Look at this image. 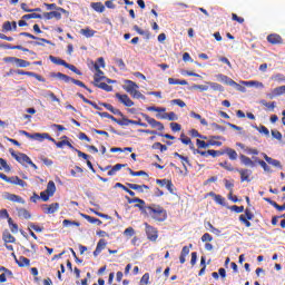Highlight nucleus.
Here are the masks:
<instances>
[{
    "instance_id": "26",
    "label": "nucleus",
    "mask_w": 285,
    "mask_h": 285,
    "mask_svg": "<svg viewBox=\"0 0 285 285\" xmlns=\"http://www.w3.org/2000/svg\"><path fill=\"white\" fill-rule=\"evenodd\" d=\"M2 239L4 244H14L17 242V238L8 229L2 233Z\"/></svg>"
},
{
    "instance_id": "22",
    "label": "nucleus",
    "mask_w": 285,
    "mask_h": 285,
    "mask_svg": "<svg viewBox=\"0 0 285 285\" xmlns=\"http://www.w3.org/2000/svg\"><path fill=\"white\" fill-rule=\"evenodd\" d=\"M100 106L106 108V110H109V112H112V115H118L119 117H124V112L121 110L116 109L112 105L108 102H99Z\"/></svg>"
},
{
    "instance_id": "48",
    "label": "nucleus",
    "mask_w": 285,
    "mask_h": 285,
    "mask_svg": "<svg viewBox=\"0 0 285 285\" xmlns=\"http://www.w3.org/2000/svg\"><path fill=\"white\" fill-rule=\"evenodd\" d=\"M56 146H57V148H63V146H68V148H70V150L76 149L75 146H72L71 142L68 140L58 141V142H56Z\"/></svg>"
},
{
    "instance_id": "54",
    "label": "nucleus",
    "mask_w": 285,
    "mask_h": 285,
    "mask_svg": "<svg viewBox=\"0 0 285 285\" xmlns=\"http://www.w3.org/2000/svg\"><path fill=\"white\" fill-rule=\"evenodd\" d=\"M22 19H26V20H28V19H42V16L40 13H36L33 11V13H28V14L22 16Z\"/></svg>"
},
{
    "instance_id": "43",
    "label": "nucleus",
    "mask_w": 285,
    "mask_h": 285,
    "mask_svg": "<svg viewBox=\"0 0 285 285\" xmlns=\"http://www.w3.org/2000/svg\"><path fill=\"white\" fill-rule=\"evenodd\" d=\"M127 170L131 177H148V173L144 170L135 171L131 168H127Z\"/></svg>"
},
{
    "instance_id": "52",
    "label": "nucleus",
    "mask_w": 285,
    "mask_h": 285,
    "mask_svg": "<svg viewBox=\"0 0 285 285\" xmlns=\"http://www.w3.org/2000/svg\"><path fill=\"white\" fill-rule=\"evenodd\" d=\"M171 106H178L179 108H186V102L181 99L170 100Z\"/></svg>"
},
{
    "instance_id": "13",
    "label": "nucleus",
    "mask_w": 285,
    "mask_h": 285,
    "mask_svg": "<svg viewBox=\"0 0 285 285\" xmlns=\"http://www.w3.org/2000/svg\"><path fill=\"white\" fill-rule=\"evenodd\" d=\"M156 184H158V186H161V188H164V186L167 188V190L170 193V195L175 194V185L173 184V180L170 179H156Z\"/></svg>"
},
{
    "instance_id": "32",
    "label": "nucleus",
    "mask_w": 285,
    "mask_h": 285,
    "mask_svg": "<svg viewBox=\"0 0 285 285\" xmlns=\"http://www.w3.org/2000/svg\"><path fill=\"white\" fill-rule=\"evenodd\" d=\"M17 213L20 219H31L32 217V214H30L26 208H17Z\"/></svg>"
},
{
    "instance_id": "20",
    "label": "nucleus",
    "mask_w": 285,
    "mask_h": 285,
    "mask_svg": "<svg viewBox=\"0 0 285 285\" xmlns=\"http://www.w3.org/2000/svg\"><path fill=\"white\" fill-rule=\"evenodd\" d=\"M158 119H168V121H177L179 117L174 111L156 115Z\"/></svg>"
},
{
    "instance_id": "55",
    "label": "nucleus",
    "mask_w": 285,
    "mask_h": 285,
    "mask_svg": "<svg viewBox=\"0 0 285 285\" xmlns=\"http://www.w3.org/2000/svg\"><path fill=\"white\" fill-rule=\"evenodd\" d=\"M65 68H68V70H71V72H75V75H79V76L83 75V73L81 72V70H79V69H77V68L75 67V65H70V63L67 62V65L65 66Z\"/></svg>"
},
{
    "instance_id": "51",
    "label": "nucleus",
    "mask_w": 285,
    "mask_h": 285,
    "mask_svg": "<svg viewBox=\"0 0 285 285\" xmlns=\"http://www.w3.org/2000/svg\"><path fill=\"white\" fill-rule=\"evenodd\" d=\"M16 66L17 68H28V66H30V61L18 58Z\"/></svg>"
},
{
    "instance_id": "46",
    "label": "nucleus",
    "mask_w": 285,
    "mask_h": 285,
    "mask_svg": "<svg viewBox=\"0 0 285 285\" xmlns=\"http://www.w3.org/2000/svg\"><path fill=\"white\" fill-rule=\"evenodd\" d=\"M272 95L273 97H282V95H285V86L274 88Z\"/></svg>"
},
{
    "instance_id": "49",
    "label": "nucleus",
    "mask_w": 285,
    "mask_h": 285,
    "mask_svg": "<svg viewBox=\"0 0 285 285\" xmlns=\"http://www.w3.org/2000/svg\"><path fill=\"white\" fill-rule=\"evenodd\" d=\"M258 166H261V168H263L264 173H273V169H271V166H268V164H266V161L264 160H256Z\"/></svg>"
},
{
    "instance_id": "63",
    "label": "nucleus",
    "mask_w": 285,
    "mask_h": 285,
    "mask_svg": "<svg viewBox=\"0 0 285 285\" xmlns=\"http://www.w3.org/2000/svg\"><path fill=\"white\" fill-rule=\"evenodd\" d=\"M229 210H233L234 213H244V206L234 205L229 207Z\"/></svg>"
},
{
    "instance_id": "19",
    "label": "nucleus",
    "mask_w": 285,
    "mask_h": 285,
    "mask_svg": "<svg viewBox=\"0 0 285 285\" xmlns=\"http://www.w3.org/2000/svg\"><path fill=\"white\" fill-rule=\"evenodd\" d=\"M216 79L218 81H222L223 83H226L227 86H239L237 82H235V80H233L232 78H229L224 73L216 75Z\"/></svg>"
},
{
    "instance_id": "60",
    "label": "nucleus",
    "mask_w": 285,
    "mask_h": 285,
    "mask_svg": "<svg viewBox=\"0 0 285 285\" xmlns=\"http://www.w3.org/2000/svg\"><path fill=\"white\" fill-rule=\"evenodd\" d=\"M46 97H50L51 101H55L57 104H60L61 100L57 97V95H55V92L52 91H48Z\"/></svg>"
},
{
    "instance_id": "14",
    "label": "nucleus",
    "mask_w": 285,
    "mask_h": 285,
    "mask_svg": "<svg viewBox=\"0 0 285 285\" xmlns=\"http://www.w3.org/2000/svg\"><path fill=\"white\" fill-rule=\"evenodd\" d=\"M3 197L8 202H12L13 204H26V199L17 194L4 193Z\"/></svg>"
},
{
    "instance_id": "9",
    "label": "nucleus",
    "mask_w": 285,
    "mask_h": 285,
    "mask_svg": "<svg viewBox=\"0 0 285 285\" xmlns=\"http://www.w3.org/2000/svg\"><path fill=\"white\" fill-rule=\"evenodd\" d=\"M126 166H128V164H116L115 166L108 165L104 167L102 173H106V170H109L107 175L109 177H114V175H117V173H119V170H121L122 168H126Z\"/></svg>"
},
{
    "instance_id": "2",
    "label": "nucleus",
    "mask_w": 285,
    "mask_h": 285,
    "mask_svg": "<svg viewBox=\"0 0 285 285\" xmlns=\"http://www.w3.org/2000/svg\"><path fill=\"white\" fill-rule=\"evenodd\" d=\"M122 88L132 97V99H146V96L139 91V85L132 80H125V86H122Z\"/></svg>"
},
{
    "instance_id": "58",
    "label": "nucleus",
    "mask_w": 285,
    "mask_h": 285,
    "mask_svg": "<svg viewBox=\"0 0 285 285\" xmlns=\"http://www.w3.org/2000/svg\"><path fill=\"white\" fill-rule=\"evenodd\" d=\"M11 30H12V22L6 21L2 24V32H11Z\"/></svg>"
},
{
    "instance_id": "42",
    "label": "nucleus",
    "mask_w": 285,
    "mask_h": 285,
    "mask_svg": "<svg viewBox=\"0 0 285 285\" xmlns=\"http://www.w3.org/2000/svg\"><path fill=\"white\" fill-rule=\"evenodd\" d=\"M9 228L13 235H17L19 233V225L12 220V218L8 219Z\"/></svg>"
},
{
    "instance_id": "21",
    "label": "nucleus",
    "mask_w": 285,
    "mask_h": 285,
    "mask_svg": "<svg viewBox=\"0 0 285 285\" xmlns=\"http://www.w3.org/2000/svg\"><path fill=\"white\" fill-rule=\"evenodd\" d=\"M240 175V181H250V176L253 175V170L250 169H236Z\"/></svg>"
},
{
    "instance_id": "4",
    "label": "nucleus",
    "mask_w": 285,
    "mask_h": 285,
    "mask_svg": "<svg viewBox=\"0 0 285 285\" xmlns=\"http://www.w3.org/2000/svg\"><path fill=\"white\" fill-rule=\"evenodd\" d=\"M126 199H127L128 204H136L135 208H139V210L142 215L146 214L147 208H148V205L146 204V200H144L141 198H137V197L130 198L128 196H126Z\"/></svg>"
},
{
    "instance_id": "41",
    "label": "nucleus",
    "mask_w": 285,
    "mask_h": 285,
    "mask_svg": "<svg viewBox=\"0 0 285 285\" xmlns=\"http://www.w3.org/2000/svg\"><path fill=\"white\" fill-rule=\"evenodd\" d=\"M45 191H47L52 197L55 193H57V186L55 185V181L50 180Z\"/></svg>"
},
{
    "instance_id": "31",
    "label": "nucleus",
    "mask_w": 285,
    "mask_h": 285,
    "mask_svg": "<svg viewBox=\"0 0 285 285\" xmlns=\"http://www.w3.org/2000/svg\"><path fill=\"white\" fill-rule=\"evenodd\" d=\"M20 37H28L29 39H33L36 41H42V43H50V40L46 39V38H39L32 33H28V32H20Z\"/></svg>"
},
{
    "instance_id": "18",
    "label": "nucleus",
    "mask_w": 285,
    "mask_h": 285,
    "mask_svg": "<svg viewBox=\"0 0 285 285\" xmlns=\"http://www.w3.org/2000/svg\"><path fill=\"white\" fill-rule=\"evenodd\" d=\"M42 210L46 215H53V213H57L59 210V203H52L50 205H42Z\"/></svg>"
},
{
    "instance_id": "12",
    "label": "nucleus",
    "mask_w": 285,
    "mask_h": 285,
    "mask_svg": "<svg viewBox=\"0 0 285 285\" xmlns=\"http://www.w3.org/2000/svg\"><path fill=\"white\" fill-rule=\"evenodd\" d=\"M20 135H24V137H27L28 139H36V141H43V139H46L48 137V132H43V134H30L26 130H20Z\"/></svg>"
},
{
    "instance_id": "64",
    "label": "nucleus",
    "mask_w": 285,
    "mask_h": 285,
    "mask_svg": "<svg viewBox=\"0 0 285 285\" xmlns=\"http://www.w3.org/2000/svg\"><path fill=\"white\" fill-rule=\"evenodd\" d=\"M40 199H42V202H48L49 199H50V194L49 193H47L46 190H43V191H41L40 193Z\"/></svg>"
},
{
    "instance_id": "11",
    "label": "nucleus",
    "mask_w": 285,
    "mask_h": 285,
    "mask_svg": "<svg viewBox=\"0 0 285 285\" xmlns=\"http://www.w3.org/2000/svg\"><path fill=\"white\" fill-rule=\"evenodd\" d=\"M116 99H118V101L122 104V106H126V108H132V106H135V101H132V99H130V97L126 94L121 95L117 92Z\"/></svg>"
},
{
    "instance_id": "36",
    "label": "nucleus",
    "mask_w": 285,
    "mask_h": 285,
    "mask_svg": "<svg viewBox=\"0 0 285 285\" xmlns=\"http://www.w3.org/2000/svg\"><path fill=\"white\" fill-rule=\"evenodd\" d=\"M264 202H267V204H269L271 206H273L274 208H276V210H278L279 213H282L283 210H285V203L283 205H278L277 203H275L273 199L271 198H264Z\"/></svg>"
},
{
    "instance_id": "3",
    "label": "nucleus",
    "mask_w": 285,
    "mask_h": 285,
    "mask_svg": "<svg viewBox=\"0 0 285 285\" xmlns=\"http://www.w3.org/2000/svg\"><path fill=\"white\" fill-rule=\"evenodd\" d=\"M50 77L52 79H60V81H65V83H75V86H79L80 88H87L86 83H83V81L81 80H77L66 73L62 72H51Z\"/></svg>"
},
{
    "instance_id": "38",
    "label": "nucleus",
    "mask_w": 285,
    "mask_h": 285,
    "mask_svg": "<svg viewBox=\"0 0 285 285\" xmlns=\"http://www.w3.org/2000/svg\"><path fill=\"white\" fill-rule=\"evenodd\" d=\"M49 59L52 63H56V66H63L66 68L67 63L66 60L55 57V56H49Z\"/></svg>"
},
{
    "instance_id": "25",
    "label": "nucleus",
    "mask_w": 285,
    "mask_h": 285,
    "mask_svg": "<svg viewBox=\"0 0 285 285\" xmlns=\"http://www.w3.org/2000/svg\"><path fill=\"white\" fill-rule=\"evenodd\" d=\"M107 242L106 239L101 238L96 246V249L94 250V257H97L98 255L101 254V250H104L107 246Z\"/></svg>"
},
{
    "instance_id": "29",
    "label": "nucleus",
    "mask_w": 285,
    "mask_h": 285,
    "mask_svg": "<svg viewBox=\"0 0 285 285\" xmlns=\"http://www.w3.org/2000/svg\"><path fill=\"white\" fill-rule=\"evenodd\" d=\"M188 255H190V247L184 246L181 252H180L179 263L180 264H186V257H188Z\"/></svg>"
},
{
    "instance_id": "39",
    "label": "nucleus",
    "mask_w": 285,
    "mask_h": 285,
    "mask_svg": "<svg viewBox=\"0 0 285 285\" xmlns=\"http://www.w3.org/2000/svg\"><path fill=\"white\" fill-rule=\"evenodd\" d=\"M94 86H96V88H100V90H105L106 92H112V86L106 82H96Z\"/></svg>"
},
{
    "instance_id": "57",
    "label": "nucleus",
    "mask_w": 285,
    "mask_h": 285,
    "mask_svg": "<svg viewBox=\"0 0 285 285\" xmlns=\"http://www.w3.org/2000/svg\"><path fill=\"white\" fill-rule=\"evenodd\" d=\"M30 228L36 233H43V227L36 225L35 223H29V230Z\"/></svg>"
},
{
    "instance_id": "33",
    "label": "nucleus",
    "mask_w": 285,
    "mask_h": 285,
    "mask_svg": "<svg viewBox=\"0 0 285 285\" xmlns=\"http://www.w3.org/2000/svg\"><path fill=\"white\" fill-rule=\"evenodd\" d=\"M224 155H227L230 161H236L237 159V151L230 147H227L223 150Z\"/></svg>"
},
{
    "instance_id": "56",
    "label": "nucleus",
    "mask_w": 285,
    "mask_h": 285,
    "mask_svg": "<svg viewBox=\"0 0 285 285\" xmlns=\"http://www.w3.org/2000/svg\"><path fill=\"white\" fill-rule=\"evenodd\" d=\"M244 86H257V88H264V83L255 80L244 81Z\"/></svg>"
},
{
    "instance_id": "27",
    "label": "nucleus",
    "mask_w": 285,
    "mask_h": 285,
    "mask_svg": "<svg viewBox=\"0 0 285 285\" xmlns=\"http://www.w3.org/2000/svg\"><path fill=\"white\" fill-rule=\"evenodd\" d=\"M12 256L16 259V264H18L20 268H23V266H30V261L26 258V256H20L19 259L17 258V255L12 254Z\"/></svg>"
},
{
    "instance_id": "53",
    "label": "nucleus",
    "mask_w": 285,
    "mask_h": 285,
    "mask_svg": "<svg viewBox=\"0 0 285 285\" xmlns=\"http://www.w3.org/2000/svg\"><path fill=\"white\" fill-rule=\"evenodd\" d=\"M120 117H122V119H118V122H117L118 126H130V124H131L130 119L126 118V116H124V114Z\"/></svg>"
},
{
    "instance_id": "28",
    "label": "nucleus",
    "mask_w": 285,
    "mask_h": 285,
    "mask_svg": "<svg viewBox=\"0 0 285 285\" xmlns=\"http://www.w3.org/2000/svg\"><path fill=\"white\" fill-rule=\"evenodd\" d=\"M80 217H82L83 219H87V222H89V224H97V226H101L104 224V222H101V219L95 218L87 214H80Z\"/></svg>"
},
{
    "instance_id": "37",
    "label": "nucleus",
    "mask_w": 285,
    "mask_h": 285,
    "mask_svg": "<svg viewBox=\"0 0 285 285\" xmlns=\"http://www.w3.org/2000/svg\"><path fill=\"white\" fill-rule=\"evenodd\" d=\"M210 197H214V200L216 202V204H219V206H226V198H224V196L222 195H217L215 193H209Z\"/></svg>"
},
{
    "instance_id": "62",
    "label": "nucleus",
    "mask_w": 285,
    "mask_h": 285,
    "mask_svg": "<svg viewBox=\"0 0 285 285\" xmlns=\"http://www.w3.org/2000/svg\"><path fill=\"white\" fill-rule=\"evenodd\" d=\"M196 146H197L198 148H209L208 141L206 142V141L200 140V139H197V140H196Z\"/></svg>"
},
{
    "instance_id": "1",
    "label": "nucleus",
    "mask_w": 285,
    "mask_h": 285,
    "mask_svg": "<svg viewBox=\"0 0 285 285\" xmlns=\"http://www.w3.org/2000/svg\"><path fill=\"white\" fill-rule=\"evenodd\" d=\"M145 217L154 219V222H166L168 219V212L157 204H149L147 212H145Z\"/></svg>"
},
{
    "instance_id": "17",
    "label": "nucleus",
    "mask_w": 285,
    "mask_h": 285,
    "mask_svg": "<svg viewBox=\"0 0 285 285\" xmlns=\"http://www.w3.org/2000/svg\"><path fill=\"white\" fill-rule=\"evenodd\" d=\"M7 184H13V186H20L21 188H26L28 186V183L19 178V176L8 177Z\"/></svg>"
},
{
    "instance_id": "15",
    "label": "nucleus",
    "mask_w": 285,
    "mask_h": 285,
    "mask_svg": "<svg viewBox=\"0 0 285 285\" xmlns=\"http://www.w3.org/2000/svg\"><path fill=\"white\" fill-rule=\"evenodd\" d=\"M267 41L272 46H282V43H284V38L278 33H271L267 36Z\"/></svg>"
},
{
    "instance_id": "16",
    "label": "nucleus",
    "mask_w": 285,
    "mask_h": 285,
    "mask_svg": "<svg viewBox=\"0 0 285 285\" xmlns=\"http://www.w3.org/2000/svg\"><path fill=\"white\" fill-rule=\"evenodd\" d=\"M263 158L269 166H273L274 168H278V170H282L284 167L282 166V161L272 158L271 156L266 155L265 153L262 154Z\"/></svg>"
},
{
    "instance_id": "23",
    "label": "nucleus",
    "mask_w": 285,
    "mask_h": 285,
    "mask_svg": "<svg viewBox=\"0 0 285 285\" xmlns=\"http://www.w3.org/2000/svg\"><path fill=\"white\" fill-rule=\"evenodd\" d=\"M94 68L96 70V73L94 76V85H95V83H99V81H101L102 79H106V77H104V72L101 71V69H99L98 63H94Z\"/></svg>"
},
{
    "instance_id": "24",
    "label": "nucleus",
    "mask_w": 285,
    "mask_h": 285,
    "mask_svg": "<svg viewBox=\"0 0 285 285\" xmlns=\"http://www.w3.org/2000/svg\"><path fill=\"white\" fill-rule=\"evenodd\" d=\"M128 188L131 190H137V193H144V190H150L148 185H138L132 183H127Z\"/></svg>"
},
{
    "instance_id": "5",
    "label": "nucleus",
    "mask_w": 285,
    "mask_h": 285,
    "mask_svg": "<svg viewBox=\"0 0 285 285\" xmlns=\"http://www.w3.org/2000/svg\"><path fill=\"white\" fill-rule=\"evenodd\" d=\"M254 218H255V214H253V212L246 208L245 215L242 214L238 219L242 224H244V226H246V228H250V226H253V224H250V220H253Z\"/></svg>"
},
{
    "instance_id": "10",
    "label": "nucleus",
    "mask_w": 285,
    "mask_h": 285,
    "mask_svg": "<svg viewBox=\"0 0 285 285\" xmlns=\"http://www.w3.org/2000/svg\"><path fill=\"white\" fill-rule=\"evenodd\" d=\"M9 153L11 155V157H13V159H16V161H18V164H29L30 158L28 155L23 154V153H14V149H9Z\"/></svg>"
},
{
    "instance_id": "8",
    "label": "nucleus",
    "mask_w": 285,
    "mask_h": 285,
    "mask_svg": "<svg viewBox=\"0 0 285 285\" xmlns=\"http://www.w3.org/2000/svg\"><path fill=\"white\" fill-rule=\"evenodd\" d=\"M66 12H68L66 9L58 8L57 11L45 12L43 17L48 21H50V19H57V21H59L61 20V14H66Z\"/></svg>"
},
{
    "instance_id": "7",
    "label": "nucleus",
    "mask_w": 285,
    "mask_h": 285,
    "mask_svg": "<svg viewBox=\"0 0 285 285\" xmlns=\"http://www.w3.org/2000/svg\"><path fill=\"white\" fill-rule=\"evenodd\" d=\"M142 119H145V121H147V124H149V126H151L153 128H157V130H164V124L161 121H157L155 118L148 116L145 112L140 114Z\"/></svg>"
},
{
    "instance_id": "40",
    "label": "nucleus",
    "mask_w": 285,
    "mask_h": 285,
    "mask_svg": "<svg viewBox=\"0 0 285 285\" xmlns=\"http://www.w3.org/2000/svg\"><path fill=\"white\" fill-rule=\"evenodd\" d=\"M240 161L242 164H244V166H250L252 168H254L255 163L246 155H240Z\"/></svg>"
},
{
    "instance_id": "47",
    "label": "nucleus",
    "mask_w": 285,
    "mask_h": 285,
    "mask_svg": "<svg viewBox=\"0 0 285 285\" xmlns=\"http://www.w3.org/2000/svg\"><path fill=\"white\" fill-rule=\"evenodd\" d=\"M218 166H220V168H224L225 170H228L229 173H233V170H235V167H233V164H230L227 160L219 163Z\"/></svg>"
},
{
    "instance_id": "30",
    "label": "nucleus",
    "mask_w": 285,
    "mask_h": 285,
    "mask_svg": "<svg viewBox=\"0 0 285 285\" xmlns=\"http://www.w3.org/2000/svg\"><path fill=\"white\" fill-rule=\"evenodd\" d=\"M180 141L185 146H189L190 150H195V144H193V140L190 138H188V136H186V134L180 135Z\"/></svg>"
},
{
    "instance_id": "59",
    "label": "nucleus",
    "mask_w": 285,
    "mask_h": 285,
    "mask_svg": "<svg viewBox=\"0 0 285 285\" xmlns=\"http://www.w3.org/2000/svg\"><path fill=\"white\" fill-rule=\"evenodd\" d=\"M224 150L209 149V157H222Z\"/></svg>"
},
{
    "instance_id": "44",
    "label": "nucleus",
    "mask_w": 285,
    "mask_h": 285,
    "mask_svg": "<svg viewBox=\"0 0 285 285\" xmlns=\"http://www.w3.org/2000/svg\"><path fill=\"white\" fill-rule=\"evenodd\" d=\"M115 187L121 188L122 190H125V193H128V195H130V197H135V191H132V189H130V187H127L121 183H116Z\"/></svg>"
},
{
    "instance_id": "34",
    "label": "nucleus",
    "mask_w": 285,
    "mask_h": 285,
    "mask_svg": "<svg viewBox=\"0 0 285 285\" xmlns=\"http://www.w3.org/2000/svg\"><path fill=\"white\" fill-rule=\"evenodd\" d=\"M90 8L95 10V12H105L106 11V6H104V2H91Z\"/></svg>"
},
{
    "instance_id": "45",
    "label": "nucleus",
    "mask_w": 285,
    "mask_h": 285,
    "mask_svg": "<svg viewBox=\"0 0 285 285\" xmlns=\"http://www.w3.org/2000/svg\"><path fill=\"white\" fill-rule=\"evenodd\" d=\"M97 31L90 29V28H85L80 30V35H83V37H87V39H90V37H95Z\"/></svg>"
},
{
    "instance_id": "6",
    "label": "nucleus",
    "mask_w": 285,
    "mask_h": 285,
    "mask_svg": "<svg viewBox=\"0 0 285 285\" xmlns=\"http://www.w3.org/2000/svg\"><path fill=\"white\" fill-rule=\"evenodd\" d=\"M145 230L149 242H157V238L159 237V232L157 230V228L148 225V223H145Z\"/></svg>"
},
{
    "instance_id": "50",
    "label": "nucleus",
    "mask_w": 285,
    "mask_h": 285,
    "mask_svg": "<svg viewBox=\"0 0 285 285\" xmlns=\"http://www.w3.org/2000/svg\"><path fill=\"white\" fill-rule=\"evenodd\" d=\"M208 86H210V88L215 91H218V92H224V86L217 83V82H207Z\"/></svg>"
},
{
    "instance_id": "35",
    "label": "nucleus",
    "mask_w": 285,
    "mask_h": 285,
    "mask_svg": "<svg viewBox=\"0 0 285 285\" xmlns=\"http://www.w3.org/2000/svg\"><path fill=\"white\" fill-rule=\"evenodd\" d=\"M77 96L83 101V104H88L89 106H92L95 110H101V107L97 106V102H94L92 100H88V98L83 97V94H77Z\"/></svg>"
},
{
    "instance_id": "61",
    "label": "nucleus",
    "mask_w": 285,
    "mask_h": 285,
    "mask_svg": "<svg viewBox=\"0 0 285 285\" xmlns=\"http://www.w3.org/2000/svg\"><path fill=\"white\" fill-rule=\"evenodd\" d=\"M169 126L173 132H179V130H181V125H179V122H170Z\"/></svg>"
}]
</instances>
